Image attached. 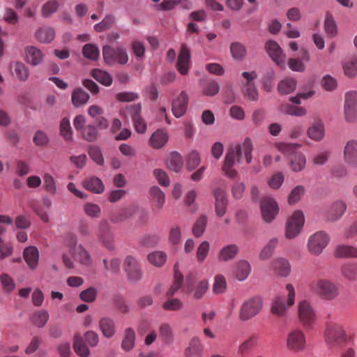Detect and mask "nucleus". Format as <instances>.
I'll return each instance as SVG.
<instances>
[{
	"label": "nucleus",
	"instance_id": "f257e3e1",
	"mask_svg": "<svg viewBox=\"0 0 357 357\" xmlns=\"http://www.w3.org/2000/svg\"><path fill=\"white\" fill-rule=\"evenodd\" d=\"M252 149L253 146L252 141L248 137L245 138L241 144H236L234 146H231L226 153L222 167L225 175L230 178L236 177L237 172L233 168L235 162H240L242 154L243 153L247 163L250 164L252 159Z\"/></svg>",
	"mask_w": 357,
	"mask_h": 357
},
{
	"label": "nucleus",
	"instance_id": "f03ea898",
	"mask_svg": "<svg viewBox=\"0 0 357 357\" xmlns=\"http://www.w3.org/2000/svg\"><path fill=\"white\" fill-rule=\"evenodd\" d=\"M287 292V303H284V300L282 296H276L271 305V311L274 315L283 317L286 315L288 308L292 306L295 303V289L291 284L286 285Z\"/></svg>",
	"mask_w": 357,
	"mask_h": 357
},
{
	"label": "nucleus",
	"instance_id": "7ed1b4c3",
	"mask_svg": "<svg viewBox=\"0 0 357 357\" xmlns=\"http://www.w3.org/2000/svg\"><path fill=\"white\" fill-rule=\"evenodd\" d=\"M263 308L261 298L256 296L245 301L240 307L238 319L247 321L260 313Z\"/></svg>",
	"mask_w": 357,
	"mask_h": 357
},
{
	"label": "nucleus",
	"instance_id": "20e7f679",
	"mask_svg": "<svg viewBox=\"0 0 357 357\" xmlns=\"http://www.w3.org/2000/svg\"><path fill=\"white\" fill-rule=\"evenodd\" d=\"M324 337L325 342L329 347L341 346L347 340L343 327L335 322H329L327 324Z\"/></svg>",
	"mask_w": 357,
	"mask_h": 357
},
{
	"label": "nucleus",
	"instance_id": "39448f33",
	"mask_svg": "<svg viewBox=\"0 0 357 357\" xmlns=\"http://www.w3.org/2000/svg\"><path fill=\"white\" fill-rule=\"evenodd\" d=\"M312 290L326 300H333L339 294L337 287L326 279L313 281L310 284Z\"/></svg>",
	"mask_w": 357,
	"mask_h": 357
},
{
	"label": "nucleus",
	"instance_id": "423d86ee",
	"mask_svg": "<svg viewBox=\"0 0 357 357\" xmlns=\"http://www.w3.org/2000/svg\"><path fill=\"white\" fill-rule=\"evenodd\" d=\"M102 55L105 61L109 65L115 63L123 65L128 61V56L126 50L120 47L114 48L109 45L104 46Z\"/></svg>",
	"mask_w": 357,
	"mask_h": 357
},
{
	"label": "nucleus",
	"instance_id": "0eeeda50",
	"mask_svg": "<svg viewBox=\"0 0 357 357\" xmlns=\"http://www.w3.org/2000/svg\"><path fill=\"white\" fill-rule=\"evenodd\" d=\"M195 275L190 273L186 277L185 286L188 293H192V296L196 300L201 299L208 289V282L204 279L195 281Z\"/></svg>",
	"mask_w": 357,
	"mask_h": 357
},
{
	"label": "nucleus",
	"instance_id": "6e6552de",
	"mask_svg": "<svg viewBox=\"0 0 357 357\" xmlns=\"http://www.w3.org/2000/svg\"><path fill=\"white\" fill-rule=\"evenodd\" d=\"M305 218L302 211H296L288 219L285 227V236L288 239L297 236L304 225Z\"/></svg>",
	"mask_w": 357,
	"mask_h": 357
},
{
	"label": "nucleus",
	"instance_id": "1a4fd4ad",
	"mask_svg": "<svg viewBox=\"0 0 357 357\" xmlns=\"http://www.w3.org/2000/svg\"><path fill=\"white\" fill-rule=\"evenodd\" d=\"M344 114L347 122L357 121V91H351L345 93Z\"/></svg>",
	"mask_w": 357,
	"mask_h": 357
},
{
	"label": "nucleus",
	"instance_id": "9d476101",
	"mask_svg": "<svg viewBox=\"0 0 357 357\" xmlns=\"http://www.w3.org/2000/svg\"><path fill=\"white\" fill-rule=\"evenodd\" d=\"M330 238L324 231H317L310 236L307 243L308 250L310 253L318 255L326 247Z\"/></svg>",
	"mask_w": 357,
	"mask_h": 357
},
{
	"label": "nucleus",
	"instance_id": "9b49d317",
	"mask_svg": "<svg viewBox=\"0 0 357 357\" xmlns=\"http://www.w3.org/2000/svg\"><path fill=\"white\" fill-rule=\"evenodd\" d=\"M123 268L130 282H137L142 279L143 273L141 265L133 257H126L123 262Z\"/></svg>",
	"mask_w": 357,
	"mask_h": 357
},
{
	"label": "nucleus",
	"instance_id": "f8f14e48",
	"mask_svg": "<svg viewBox=\"0 0 357 357\" xmlns=\"http://www.w3.org/2000/svg\"><path fill=\"white\" fill-rule=\"evenodd\" d=\"M97 236L99 241L106 248L109 250H113L114 249V235L107 220H102L100 221Z\"/></svg>",
	"mask_w": 357,
	"mask_h": 357
},
{
	"label": "nucleus",
	"instance_id": "ddd939ff",
	"mask_svg": "<svg viewBox=\"0 0 357 357\" xmlns=\"http://www.w3.org/2000/svg\"><path fill=\"white\" fill-rule=\"evenodd\" d=\"M260 208L263 220L266 222H272L276 217L279 208L276 202L271 197H264L260 203Z\"/></svg>",
	"mask_w": 357,
	"mask_h": 357
},
{
	"label": "nucleus",
	"instance_id": "4468645a",
	"mask_svg": "<svg viewBox=\"0 0 357 357\" xmlns=\"http://www.w3.org/2000/svg\"><path fill=\"white\" fill-rule=\"evenodd\" d=\"M287 347L293 351H303L305 347V337L300 329L291 331L287 337Z\"/></svg>",
	"mask_w": 357,
	"mask_h": 357
},
{
	"label": "nucleus",
	"instance_id": "2eb2a0df",
	"mask_svg": "<svg viewBox=\"0 0 357 357\" xmlns=\"http://www.w3.org/2000/svg\"><path fill=\"white\" fill-rule=\"evenodd\" d=\"M298 318L306 327L310 326L316 319V313L311 303L305 300L298 304Z\"/></svg>",
	"mask_w": 357,
	"mask_h": 357
},
{
	"label": "nucleus",
	"instance_id": "dca6fc26",
	"mask_svg": "<svg viewBox=\"0 0 357 357\" xmlns=\"http://www.w3.org/2000/svg\"><path fill=\"white\" fill-rule=\"evenodd\" d=\"M343 160L349 167H357V141H348L343 150Z\"/></svg>",
	"mask_w": 357,
	"mask_h": 357
},
{
	"label": "nucleus",
	"instance_id": "f3484780",
	"mask_svg": "<svg viewBox=\"0 0 357 357\" xmlns=\"http://www.w3.org/2000/svg\"><path fill=\"white\" fill-rule=\"evenodd\" d=\"M215 211L218 217H222L227 212L228 199L225 192L218 188L213 190Z\"/></svg>",
	"mask_w": 357,
	"mask_h": 357
},
{
	"label": "nucleus",
	"instance_id": "a211bd4d",
	"mask_svg": "<svg viewBox=\"0 0 357 357\" xmlns=\"http://www.w3.org/2000/svg\"><path fill=\"white\" fill-rule=\"evenodd\" d=\"M188 103V95L185 91H182L172 104V111L175 117H181L185 113Z\"/></svg>",
	"mask_w": 357,
	"mask_h": 357
},
{
	"label": "nucleus",
	"instance_id": "6ab92c4d",
	"mask_svg": "<svg viewBox=\"0 0 357 357\" xmlns=\"http://www.w3.org/2000/svg\"><path fill=\"white\" fill-rule=\"evenodd\" d=\"M239 252V248L236 244H229L223 246L219 251L218 259L220 262H227L234 259Z\"/></svg>",
	"mask_w": 357,
	"mask_h": 357
},
{
	"label": "nucleus",
	"instance_id": "aec40b11",
	"mask_svg": "<svg viewBox=\"0 0 357 357\" xmlns=\"http://www.w3.org/2000/svg\"><path fill=\"white\" fill-rule=\"evenodd\" d=\"M266 49L269 56L278 65L284 63L285 56L276 42L268 41L266 44Z\"/></svg>",
	"mask_w": 357,
	"mask_h": 357
},
{
	"label": "nucleus",
	"instance_id": "412c9836",
	"mask_svg": "<svg viewBox=\"0 0 357 357\" xmlns=\"http://www.w3.org/2000/svg\"><path fill=\"white\" fill-rule=\"evenodd\" d=\"M190 54L188 47L183 45L181 48L177 61V69L181 75H186L188 72Z\"/></svg>",
	"mask_w": 357,
	"mask_h": 357
},
{
	"label": "nucleus",
	"instance_id": "4be33fe9",
	"mask_svg": "<svg viewBox=\"0 0 357 357\" xmlns=\"http://www.w3.org/2000/svg\"><path fill=\"white\" fill-rule=\"evenodd\" d=\"M169 139L167 132L162 129H158L155 131L149 139L150 146L155 149L163 147Z\"/></svg>",
	"mask_w": 357,
	"mask_h": 357
},
{
	"label": "nucleus",
	"instance_id": "5701e85b",
	"mask_svg": "<svg viewBox=\"0 0 357 357\" xmlns=\"http://www.w3.org/2000/svg\"><path fill=\"white\" fill-rule=\"evenodd\" d=\"M70 253L75 261L82 265L89 266L91 263L89 253L82 245L76 246Z\"/></svg>",
	"mask_w": 357,
	"mask_h": 357
},
{
	"label": "nucleus",
	"instance_id": "b1692460",
	"mask_svg": "<svg viewBox=\"0 0 357 357\" xmlns=\"http://www.w3.org/2000/svg\"><path fill=\"white\" fill-rule=\"evenodd\" d=\"M307 136L316 142L321 141L325 135L324 123L318 120L312 123L307 130Z\"/></svg>",
	"mask_w": 357,
	"mask_h": 357
},
{
	"label": "nucleus",
	"instance_id": "393cba45",
	"mask_svg": "<svg viewBox=\"0 0 357 357\" xmlns=\"http://www.w3.org/2000/svg\"><path fill=\"white\" fill-rule=\"evenodd\" d=\"M346 204L341 201L335 202L328 210L326 219L328 221L334 222L342 217L346 210Z\"/></svg>",
	"mask_w": 357,
	"mask_h": 357
},
{
	"label": "nucleus",
	"instance_id": "a878e982",
	"mask_svg": "<svg viewBox=\"0 0 357 357\" xmlns=\"http://www.w3.org/2000/svg\"><path fill=\"white\" fill-rule=\"evenodd\" d=\"M251 272L250 263L246 260H240L235 264L234 275L241 281L245 280Z\"/></svg>",
	"mask_w": 357,
	"mask_h": 357
},
{
	"label": "nucleus",
	"instance_id": "bb28decb",
	"mask_svg": "<svg viewBox=\"0 0 357 357\" xmlns=\"http://www.w3.org/2000/svg\"><path fill=\"white\" fill-rule=\"evenodd\" d=\"M99 328L102 335L107 338L112 337L116 333L115 324L109 317H102L99 321Z\"/></svg>",
	"mask_w": 357,
	"mask_h": 357
},
{
	"label": "nucleus",
	"instance_id": "cd10ccee",
	"mask_svg": "<svg viewBox=\"0 0 357 357\" xmlns=\"http://www.w3.org/2000/svg\"><path fill=\"white\" fill-rule=\"evenodd\" d=\"M24 258L29 267L33 269L36 267L38 262L39 252L35 246H29L24 250Z\"/></svg>",
	"mask_w": 357,
	"mask_h": 357
},
{
	"label": "nucleus",
	"instance_id": "c85d7f7f",
	"mask_svg": "<svg viewBox=\"0 0 357 357\" xmlns=\"http://www.w3.org/2000/svg\"><path fill=\"white\" fill-rule=\"evenodd\" d=\"M43 56L41 50L34 46H30L26 48V61L33 66L40 64L43 59Z\"/></svg>",
	"mask_w": 357,
	"mask_h": 357
},
{
	"label": "nucleus",
	"instance_id": "c756f323",
	"mask_svg": "<svg viewBox=\"0 0 357 357\" xmlns=\"http://www.w3.org/2000/svg\"><path fill=\"white\" fill-rule=\"evenodd\" d=\"M10 69L13 75L22 82H25L29 75V70L24 63L16 61L11 64Z\"/></svg>",
	"mask_w": 357,
	"mask_h": 357
},
{
	"label": "nucleus",
	"instance_id": "7c9ffc66",
	"mask_svg": "<svg viewBox=\"0 0 357 357\" xmlns=\"http://www.w3.org/2000/svg\"><path fill=\"white\" fill-rule=\"evenodd\" d=\"M135 331L131 328H126L121 344V349L126 352L132 350L135 344Z\"/></svg>",
	"mask_w": 357,
	"mask_h": 357
},
{
	"label": "nucleus",
	"instance_id": "2f4dec72",
	"mask_svg": "<svg viewBox=\"0 0 357 357\" xmlns=\"http://www.w3.org/2000/svg\"><path fill=\"white\" fill-rule=\"evenodd\" d=\"M272 268L282 277L287 276L290 273V265L289 261L284 258H278L271 263Z\"/></svg>",
	"mask_w": 357,
	"mask_h": 357
},
{
	"label": "nucleus",
	"instance_id": "473e14b6",
	"mask_svg": "<svg viewBox=\"0 0 357 357\" xmlns=\"http://www.w3.org/2000/svg\"><path fill=\"white\" fill-rule=\"evenodd\" d=\"M305 156L301 152H296L289 158L290 168L295 172L302 171L305 168Z\"/></svg>",
	"mask_w": 357,
	"mask_h": 357
},
{
	"label": "nucleus",
	"instance_id": "72a5a7b5",
	"mask_svg": "<svg viewBox=\"0 0 357 357\" xmlns=\"http://www.w3.org/2000/svg\"><path fill=\"white\" fill-rule=\"evenodd\" d=\"M203 347L201 340L198 337H193L186 349V357H202Z\"/></svg>",
	"mask_w": 357,
	"mask_h": 357
},
{
	"label": "nucleus",
	"instance_id": "f704fd0d",
	"mask_svg": "<svg viewBox=\"0 0 357 357\" xmlns=\"http://www.w3.org/2000/svg\"><path fill=\"white\" fill-rule=\"evenodd\" d=\"M135 212L134 206L126 207L117 212L112 213L110 215V221L113 223L123 222L132 215Z\"/></svg>",
	"mask_w": 357,
	"mask_h": 357
},
{
	"label": "nucleus",
	"instance_id": "c9c22d12",
	"mask_svg": "<svg viewBox=\"0 0 357 357\" xmlns=\"http://www.w3.org/2000/svg\"><path fill=\"white\" fill-rule=\"evenodd\" d=\"M84 186L88 190L97 194L102 193L105 190L102 181L96 176H92L86 179L84 182Z\"/></svg>",
	"mask_w": 357,
	"mask_h": 357
},
{
	"label": "nucleus",
	"instance_id": "e433bc0d",
	"mask_svg": "<svg viewBox=\"0 0 357 357\" xmlns=\"http://www.w3.org/2000/svg\"><path fill=\"white\" fill-rule=\"evenodd\" d=\"M150 197L157 209L160 210L165 202V195L162 190L158 186H153L150 189Z\"/></svg>",
	"mask_w": 357,
	"mask_h": 357
},
{
	"label": "nucleus",
	"instance_id": "4c0bfd02",
	"mask_svg": "<svg viewBox=\"0 0 357 357\" xmlns=\"http://www.w3.org/2000/svg\"><path fill=\"white\" fill-rule=\"evenodd\" d=\"M37 39L41 43H49L55 37L54 29L52 27L44 26L40 28L36 33Z\"/></svg>",
	"mask_w": 357,
	"mask_h": 357
},
{
	"label": "nucleus",
	"instance_id": "58836bf2",
	"mask_svg": "<svg viewBox=\"0 0 357 357\" xmlns=\"http://www.w3.org/2000/svg\"><path fill=\"white\" fill-rule=\"evenodd\" d=\"M324 28L325 33L328 37L332 38L337 36V24L333 15L329 13H327L326 15Z\"/></svg>",
	"mask_w": 357,
	"mask_h": 357
},
{
	"label": "nucleus",
	"instance_id": "ea45409f",
	"mask_svg": "<svg viewBox=\"0 0 357 357\" xmlns=\"http://www.w3.org/2000/svg\"><path fill=\"white\" fill-rule=\"evenodd\" d=\"M73 349L81 357H87L90 354L89 348L86 347L83 338L79 335H75L74 337Z\"/></svg>",
	"mask_w": 357,
	"mask_h": 357
},
{
	"label": "nucleus",
	"instance_id": "a19ab883",
	"mask_svg": "<svg viewBox=\"0 0 357 357\" xmlns=\"http://www.w3.org/2000/svg\"><path fill=\"white\" fill-rule=\"evenodd\" d=\"M167 165L169 169L175 172H179L183 166L181 155L177 152H172L168 158Z\"/></svg>",
	"mask_w": 357,
	"mask_h": 357
},
{
	"label": "nucleus",
	"instance_id": "79ce46f5",
	"mask_svg": "<svg viewBox=\"0 0 357 357\" xmlns=\"http://www.w3.org/2000/svg\"><path fill=\"white\" fill-rule=\"evenodd\" d=\"M89 95L82 89L75 90L72 93V103L78 107L86 103L89 99Z\"/></svg>",
	"mask_w": 357,
	"mask_h": 357
},
{
	"label": "nucleus",
	"instance_id": "37998d69",
	"mask_svg": "<svg viewBox=\"0 0 357 357\" xmlns=\"http://www.w3.org/2000/svg\"><path fill=\"white\" fill-rule=\"evenodd\" d=\"M301 146L298 144L278 142L275 144L276 149L282 154L291 157Z\"/></svg>",
	"mask_w": 357,
	"mask_h": 357
},
{
	"label": "nucleus",
	"instance_id": "c03bdc74",
	"mask_svg": "<svg viewBox=\"0 0 357 357\" xmlns=\"http://www.w3.org/2000/svg\"><path fill=\"white\" fill-rule=\"evenodd\" d=\"M335 255L338 257H357V248L350 245H341L337 247Z\"/></svg>",
	"mask_w": 357,
	"mask_h": 357
},
{
	"label": "nucleus",
	"instance_id": "a18cd8bd",
	"mask_svg": "<svg viewBox=\"0 0 357 357\" xmlns=\"http://www.w3.org/2000/svg\"><path fill=\"white\" fill-rule=\"evenodd\" d=\"M296 86V82L294 79L287 78L278 84V89L280 93L286 95L293 92Z\"/></svg>",
	"mask_w": 357,
	"mask_h": 357
},
{
	"label": "nucleus",
	"instance_id": "49530a36",
	"mask_svg": "<svg viewBox=\"0 0 357 357\" xmlns=\"http://www.w3.org/2000/svg\"><path fill=\"white\" fill-rule=\"evenodd\" d=\"M93 77L102 84L109 86L112 83V76L106 71L95 69L92 71Z\"/></svg>",
	"mask_w": 357,
	"mask_h": 357
},
{
	"label": "nucleus",
	"instance_id": "de8ad7c7",
	"mask_svg": "<svg viewBox=\"0 0 357 357\" xmlns=\"http://www.w3.org/2000/svg\"><path fill=\"white\" fill-rule=\"evenodd\" d=\"M280 111L283 113L296 116H303L307 114V111L305 108L289 104L282 105L280 107Z\"/></svg>",
	"mask_w": 357,
	"mask_h": 357
},
{
	"label": "nucleus",
	"instance_id": "09e8293b",
	"mask_svg": "<svg viewBox=\"0 0 357 357\" xmlns=\"http://www.w3.org/2000/svg\"><path fill=\"white\" fill-rule=\"evenodd\" d=\"M49 313L46 310H40L36 312L31 318L32 323L38 328L45 326L49 319Z\"/></svg>",
	"mask_w": 357,
	"mask_h": 357
},
{
	"label": "nucleus",
	"instance_id": "8fccbe9b",
	"mask_svg": "<svg viewBox=\"0 0 357 357\" xmlns=\"http://www.w3.org/2000/svg\"><path fill=\"white\" fill-rule=\"evenodd\" d=\"M60 135L66 141H71L73 139V131L68 118H63L60 123Z\"/></svg>",
	"mask_w": 357,
	"mask_h": 357
},
{
	"label": "nucleus",
	"instance_id": "3c124183",
	"mask_svg": "<svg viewBox=\"0 0 357 357\" xmlns=\"http://www.w3.org/2000/svg\"><path fill=\"white\" fill-rule=\"evenodd\" d=\"M278 243V239L277 238H273L269 240L267 244L264 247L260 252L259 257L261 259H267L271 257L275 248Z\"/></svg>",
	"mask_w": 357,
	"mask_h": 357
},
{
	"label": "nucleus",
	"instance_id": "603ef678",
	"mask_svg": "<svg viewBox=\"0 0 357 357\" xmlns=\"http://www.w3.org/2000/svg\"><path fill=\"white\" fill-rule=\"evenodd\" d=\"M343 69L347 76L355 77L357 75V57L353 56L345 61L343 64Z\"/></svg>",
	"mask_w": 357,
	"mask_h": 357
},
{
	"label": "nucleus",
	"instance_id": "864d4df0",
	"mask_svg": "<svg viewBox=\"0 0 357 357\" xmlns=\"http://www.w3.org/2000/svg\"><path fill=\"white\" fill-rule=\"evenodd\" d=\"M166 254L161 251L153 252L148 255L149 261L151 264L158 267L163 266L166 261Z\"/></svg>",
	"mask_w": 357,
	"mask_h": 357
},
{
	"label": "nucleus",
	"instance_id": "5fc2aeb1",
	"mask_svg": "<svg viewBox=\"0 0 357 357\" xmlns=\"http://www.w3.org/2000/svg\"><path fill=\"white\" fill-rule=\"evenodd\" d=\"M230 51L233 58L236 60L243 59L246 54L245 46L238 42H234L231 44Z\"/></svg>",
	"mask_w": 357,
	"mask_h": 357
},
{
	"label": "nucleus",
	"instance_id": "6e6d98bb",
	"mask_svg": "<svg viewBox=\"0 0 357 357\" xmlns=\"http://www.w3.org/2000/svg\"><path fill=\"white\" fill-rule=\"evenodd\" d=\"M206 223L207 217L204 215H201L197 220L192 228V233L195 237L199 238L204 234L206 229Z\"/></svg>",
	"mask_w": 357,
	"mask_h": 357
},
{
	"label": "nucleus",
	"instance_id": "4d7b16f0",
	"mask_svg": "<svg viewBox=\"0 0 357 357\" xmlns=\"http://www.w3.org/2000/svg\"><path fill=\"white\" fill-rule=\"evenodd\" d=\"M342 275L349 280H354L357 278V264H347L342 266L341 268Z\"/></svg>",
	"mask_w": 357,
	"mask_h": 357
},
{
	"label": "nucleus",
	"instance_id": "13d9d810",
	"mask_svg": "<svg viewBox=\"0 0 357 357\" xmlns=\"http://www.w3.org/2000/svg\"><path fill=\"white\" fill-rule=\"evenodd\" d=\"M82 54L86 58L96 61L99 57L100 52L96 45L88 43L84 45L82 48Z\"/></svg>",
	"mask_w": 357,
	"mask_h": 357
},
{
	"label": "nucleus",
	"instance_id": "bf43d9fd",
	"mask_svg": "<svg viewBox=\"0 0 357 357\" xmlns=\"http://www.w3.org/2000/svg\"><path fill=\"white\" fill-rule=\"evenodd\" d=\"M59 3L55 0H51L46 2L41 8V15L44 17H48L56 13L59 8Z\"/></svg>",
	"mask_w": 357,
	"mask_h": 357
},
{
	"label": "nucleus",
	"instance_id": "052dcab7",
	"mask_svg": "<svg viewBox=\"0 0 357 357\" xmlns=\"http://www.w3.org/2000/svg\"><path fill=\"white\" fill-rule=\"evenodd\" d=\"M227 282L225 278L222 275H217L214 278L213 291L215 294H220L225 291Z\"/></svg>",
	"mask_w": 357,
	"mask_h": 357
},
{
	"label": "nucleus",
	"instance_id": "680f3d73",
	"mask_svg": "<svg viewBox=\"0 0 357 357\" xmlns=\"http://www.w3.org/2000/svg\"><path fill=\"white\" fill-rule=\"evenodd\" d=\"M115 22L113 15H107L100 22L94 25L93 28L96 32H102L112 27Z\"/></svg>",
	"mask_w": 357,
	"mask_h": 357
},
{
	"label": "nucleus",
	"instance_id": "e2e57ef3",
	"mask_svg": "<svg viewBox=\"0 0 357 357\" xmlns=\"http://www.w3.org/2000/svg\"><path fill=\"white\" fill-rule=\"evenodd\" d=\"M82 137L88 142H94L98 137V130L93 125L86 126L81 131Z\"/></svg>",
	"mask_w": 357,
	"mask_h": 357
},
{
	"label": "nucleus",
	"instance_id": "0e129e2a",
	"mask_svg": "<svg viewBox=\"0 0 357 357\" xmlns=\"http://www.w3.org/2000/svg\"><path fill=\"white\" fill-rule=\"evenodd\" d=\"M102 263L106 271L112 273L116 274L119 272L121 260L118 258H114L109 261L107 259H103Z\"/></svg>",
	"mask_w": 357,
	"mask_h": 357
},
{
	"label": "nucleus",
	"instance_id": "69168bd1",
	"mask_svg": "<svg viewBox=\"0 0 357 357\" xmlns=\"http://www.w3.org/2000/svg\"><path fill=\"white\" fill-rule=\"evenodd\" d=\"M84 211L88 216L93 218H99L101 213L100 207L93 203H86L84 205Z\"/></svg>",
	"mask_w": 357,
	"mask_h": 357
},
{
	"label": "nucleus",
	"instance_id": "338daca9",
	"mask_svg": "<svg viewBox=\"0 0 357 357\" xmlns=\"http://www.w3.org/2000/svg\"><path fill=\"white\" fill-rule=\"evenodd\" d=\"M47 135L42 130H37L33 137V142L37 146H45L49 143Z\"/></svg>",
	"mask_w": 357,
	"mask_h": 357
},
{
	"label": "nucleus",
	"instance_id": "774afa93",
	"mask_svg": "<svg viewBox=\"0 0 357 357\" xmlns=\"http://www.w3.org/2000/svg\"><path fill=\"white\" fill-rule=\"evenodd\" d=\"M305 192V188L303 185H297L291 192L288 197L289 204H294L298 202Z\"/></svg>",
	"mask_w": 357,
	"mask_h": 357
}]
</instances>
